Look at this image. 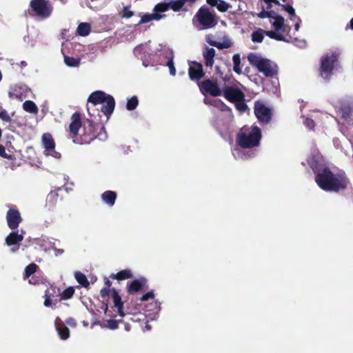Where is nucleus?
<instances>
[{
  "instance_id": "10",
  "label": "nucleus",
  "mask_w": 353,
  "mask_h": 353,
  "mask_svg": "<svg viewBox=\"0 0 353 353\" xmlns=\"http://www.w3.org/2000/svg\"><path fill=\"white\" fill-rule=\"evenodd\" d=\"M42 143L46 156H51L55 159L61 157V154L55 150V143L50 134L44 133L43 134Z\"/></svg>"
},
{
  "instance_id": "2",
  "label": "nucleus",
  "mask_w": 353,
  "mask_h": 353,
  "mask_svg": "<svg viewBox=\"0 0 353 353\" xmlns=\"http://www.w3.org/2000/svg\"><path fill=\"white\" fill-rule=\"evenodd\" d=\"M261 139V132L257 126H244L239 132L236 141L242 148H251L258 146Z\"/></svg>"
},
{
  "instance_id": "44",
  "label": "nucleus",
  "mask_w": 353,
  "mask_h": 353,
  "mask_svg": "<svg viewBox=\"0 0 353 353\" xmlns=\"http://www.w3.org/2000/svg\"><path fill=\"white\" fill-rule=\"evenodd\" d=\"M233 155L236 159H245V154H243L239 149H234Z\"/></svg>"
},
{
  "instance_id": "1",
  "label": "nucleus",
  "mask_w": 353,
  "mask_h": 353,
  "mask_svg": "<svg viewBox=\"0 0 353 353\" xmlns=\"http://www.w3.org/2000/svg\"><path fill=\"white\" fill-rule=\"evenodd\" d=\"M308 163L316 173L315 181L323 190L339 192L346 188L347 180L342 173L334 174L327 168L320 171L318 170L319 157L308 160Z\"/></svg>"
},
{
  "instance_id": "9",
  "label": "nucleus",
  "mask_w": 353,
  "mask_h": 353,
  "mask_svg": "<svg viewBox=\"0 0 353 353\" xmlns=\"http://www.w3.org/2000/svg\"><path fill=\"white\" fill-rule=\"evenodd\" d=\"M199 87L202 94H209L213 97L221 96L223 92L215 79H205L199 83Z\"/></svg>"
},
{
  "instance_id": "20",
  "label": "nucleus",
  "mask_w": 353,
  "mask_h": 353,
  "mask_svg": "<svg viewBox=\"0 0 353 353\" xmlns=\"http://www.w3.org/2000/svg\"><path fill=\"white\" fill-rule=\"evenodd\" d=\"M160 310V305L157 301H152L150 305L146 307L145 316L150 317L152 319L157 318V314Z\"/></svg>"
},
{
  "instance_id": "51",
  "label": "nucleus",
  "mask_w": 353,
  "mask_h": 353,
  "mask_svg": "<svg viewBox=\"0 0 353 353\" xmlns=\"http://www.w3.org/2000/svg\"><path fill=\"white\" fill-rule=\"evenodd\" d=\"M205 41L212 46H213V43H216V41L213 40V37L212 35H207Z\"/></svg>"
},
{
  "instance_id": "63",
  "label": "nucleus",
  "mask_w": 353,
  "mask_h": 353,
  "mask_svg": "<svg viewBox=\"0 0 353 353\" xmlns=\"http://www.w3.org/2000/svg\"><path fill=\"white\" fill-rule=\"evenodd\" d=\"M145 327H146L147 329H150V327H149V326H148V325H146V326H145Z\"/></svg>"
},
{
  "instance_id": "46",
  "label": "nucleus",
  "mask_w": 353,
  "mask_h": 353,
  "mask_svg": "<svg viewBox=\"0 0 353 353\" xmlns=\"http://www.w3.org/2000/svg\"><path fill=\"white\" fill-rule=\"evenodd\" d=\"M281 16L277 14L276 12L273 10H268V18L272 21L275 20V19H278Z\"/></svg>"
},
{
  "instance_id": "27",
  "label": "nucleus",
  "mask_w": 353,
  "mask_h": 353,
  "mask_svg": "<svg viewBox=\"0 0 353 353\" xmlns=\"http://www.w3.org/2000/svg\"><path fill=\"white\" fill-rule=\"evenodd\" d=\"M77 33L82 37L88 36L90 32V26L88 23H81L77 28Z\"/></svg>"
},
{
  "instance_id": "48",
  "label": "nucleus",
  "mask_w": 353,
  "mask_h": 353,
  "mask_svg": "<svg viewBox=\"0 0 353 353\" xmlns=\"http://www.w3.org/2000/svg\"><path fill=\"white\" fill-rule=\"evenodd\" d=\"M304 124L306 127H307L309 129H312L314 126V123L313 120L306 118L304 121Z\"/></svg>"
},
{
  "instance_id": "16",
  "label": "nucleus",
  "mask_w": 353,
  "mask_h": 353,
  "mask_svg": "<svg viewBox=\"0 0 353 353\" xmlns=\"http://www.w3.org/2000/svg\"><path fill=\"white\" fill-rule=\"evenodd\" d=\"M188 74L191 80H199L204 77L205 72L202 64L192 62L190 64Z\"/></svg>"
},
{
  "instance_id": "22",
  "label": "nucleus",
  "mask_w": 353,
  "mask_h": 353,
  "mask_svg": "<svg viewBox=\"0 0 353 353\" xmlns=\"http://www.w3.org/2000/svg\"><path fill=\"white\" fill-rule=\"evenodd\" d=\"M59 320V319L57 318L54 322L57 332L61 339H67L70 336L69 329L64 325H60L58 323Z\"/></svg>"
},
{
  "instance_id": "61",
  "label": "nucleus",
  "mask_w": 353,
  "mask_h": 353,
  "mask_svg": "<svg viewBox=\"0 0 353 353\" xmlns=\"http://www.w3.org/2000/svg\"><path fill=\"white\" fill-rule=\"evenodd\" d=\"M196 0H184L185 2H191V3H193L194 1H196Z\"/></svg>"
},
{
  "instance_id": "33",
  "label": "nucleus",
  "mask_w": 353,
  "mask_h": 353,
  "mask_svg": "<svg viewBox=\"0 0 353 353\" xmlns=\"http://www.w3.org/2000/svg\"><path fill=\"white\" fill-rule=\"evenodd\" d=\"M64 63L69 67H77L80 63V59L68 56H64Z\"/></svg>"
},
{
  "instance_id": "17",
  "label": "nucleus",
  "mask_w": 353,
  "mask_h": 353,
  "mask_svg": "<svg viewBox=\"0 0 353 353\" xmlns=\"http://www.w3.org/2000/svg\"><path fill=\"white\" fill-rule=\"evenodd\" d=\"M161 12H161V11H156L154 9V13L143 14L141 17V19H140L139 22L138 23V24L148 23L153 20L159 21L164 17V15L161 14Z\"/></svg>"
},
{
  "instance_id": "3",
  "label": "nucleus",
  "mask_w": 353,
  "mask_h": 353,
  "mask_svg": "<svg viewBox=\"0 0 353 353\" xmlns=\"http://www.w3.org/2000/svg\"><path fill=\"white\" fill-rule=\"evenodd\" d=\"M248 60L251 65L256 68L265 77H272L277 73L276 64L260 54L250 53L248 56Z\"/></svg>"
},
{
  "instance_id": "34",
  "label": "nucleus",
  "mask_w": 353,
  "mask_h": 353,
  "mask_svg": "<svg viewBox=\"0 0 353 353\" xmlns=\"http://www.w3.org/2000/svg\"><path fill=\"white\" fill-rule=\"evenodd\" d=\"M74 276L77 282L81 285L84 287H87L89 283L88 279L81 272H76Z\"/></svg>"
},
{
  "instance_id": "42",
  "label": "nucleus",
  "mask_w": 353,
  "mask_h": 353,
  "mask_svg": "<svg viewBox=\"0 0 353 353\" xmlns=\"http://www.w3.org/2000/svg\"><path fill=\"white\" fill-rule=\"evenodd\" d=\"M166 65L168 67L170 70V74L172 76H174L176 74V69L174 67L172 57L168 61Z\"/></svg>"
},
{
  "instance_id": "40",
  "label": "nucleus",
  "mask_w": 353,
  "mask_h": 353,
  "mask_svg": "<svg viewBox=\"0 0 353 353\" xmlns=\"http://www.w3.org/2000/svg\"><path fill=\"white\" fill-rule=\"evenodd\" d=\"M102 327H107L110 330H114L118 328V322L116 320L110 319L106 321V325H102Z\"/></svg>"
},
{
  "instance_id": "53",
  "label": "nucleus",
  "mask_w": 353,
  "mask_h": 353,
  "mask_svg": "<svg viewBox=\"0 0 353 353\" xmlns=\"http://www.w3.org/2000/svg\"><path fill=\"white\" fill-rule=\"evenodd\" d=\"M297 20L298 21L296 22L295 25H294V29L296 31H299V28H300V22H301V19L298 17L297 18Z\"/></svg>"
},
{
  "instance_id": "30",
  "label": "nucleus",
  "mask_w": 353,
  "mask_h": 353,
  "mask_svg": "<svg viewBox=\"0 0 353 353\" xmlns=\"http://www.w3.org/2000/svg\"><path fill=\"white\" fill-rule=\"evenodd\" d=\"M212 6H216L217 9L222 12H226L230 8H231L230 4L223 0H217L214 4H212Z\"/></svg>"
},
{
  "instance_id": "23",
  "label": "nucleus",
  "mask_w": 353,
  "mask_h": 353,
  "mask_svg": "<svg viewBox=\"0 0 353 353\" xmlns=\"http://www.w3.org/2000/svg\"><path fill=\"white\" fill-rule=\"evenodd\" d=\"M265 31L261 28L257 29L256 31H254L251 34V39L254 43H261L264 39V34H265Z\"/></svg>"
},
{
  "instance_id": "59",
  "label": "nucleus",
  "mask_w": 353,
  "mask_h": 353,
  "mask_svg": "<svg viewBox=\"0 0 353 353\" xmlns=\"http://www.w3.org/2000/svg\"><path fill=\"white\" fill-rule=\"evenodd\" d=\"M63 250H57L56 255L57 256L58 254H63Z\"/></svg>"
},
{
  "instance_id": "50",
  "label": "nucleus",
  "mask_w": 353,
  "mask_h": 353,
  "mask_svg": "<svg viewBox=\"0 0 353 353\" xmlns=\"http://www.w3.org/2000/svg\"><path fill=\"white\" fill-rule=\"evenodd\" d=\"M0 157L3 158H9V156L6 152V149L4 146L0 145Z\"/></svg>"
},
{
  "instance_id": "26",
  "label": "nucleus",
  "mask_w": 353,
  "mask_h": 353,
  "mask_svg": "<svg viewBox=\"0 0 353 353\" xmlns=\"http://www.w3.org/2000/svg\"><path fill=\"white\" fill-rule=\"evenodd\" d=\"M23 108L29 113L37 114L38 112L37 105L32 101H26L23 103Z\"/></svg>"
},
{
  "instance_id": "19",
  "label": "nucleus",
  "mask_w": 353,
  "mask_h": 353,
  "mask_svg": "<svg viewBox=\"0 0 353 353\" xmlns=\"http://www.w3.org/2000/svg\"><path fill=\"white\" fill-rule=\"evenodd\" d=\"M215 50L212 48H205L203 52L205 64L207 67H212L214 62Z\"/></svg>"
},
{
  "instance_id": "15",
  "label": "nucleus",
  "mask_w": 353,
  "mask_h": 353,
  "mask_svg": "<svg viewBox=\"0 0 353 353\" xmlns=\"http://www.w3.org/2000/svg\"><path fill=\"white\" fill-rule=\"evenodd\" d=\"M6 220L8 227L12 230H14L18 228L19 223L22 221V219L18 210L10 209L6 214Z\"/></svg>"
},
{
  "instance_id": "25",
  "label": "nucleus",
  "mask_w": 353,
  "mask_h": 353,
  "mask_svg": "<svg viewBox=\"0 0 353 353\" xmlns=\"http://www.w3.org/2000/svg\"><path fill=\"white\" fill-rule=\"evenodd\" d=\"M114 307L117 309V312L121 317H124L125 314L123 311V302L121 301V297L117 294H114L113 296Z\"/></svg>"
},
{
  "instance_id": "12",
  "label": "nucleus",
  "mask_w": 353,
  "mask_h": 353,
  "mask_svg": "<svg viewBox=\"0 0 353 353\" xmlns=\"http://www.w3.org/2000/svg\"><path fill=\"white\" fill-rule=\"evenodd\" d=\"M254 114L261 123H268L271 119L270 110L261 102L256 101L255 103Z\"/></svg>"
},
{
  "instance_id": "31",
  "label": "nucleus",
  "mask_w": 353,
  "mask_h": 353,
  "mask_svg": "<svg viewBox=\"0 0 353 353\" xmlns=\"http://www.w3.org/2000/svg\"><path fill=\"white\" fill-rule=\"evenodd\" d=\"M232 61L234 63L233 70L238 74L242 73L241 68L240 67L241 65V57L239 54H235L232 57Z\"/></svg>"
},
{
  "instance_id": "38",
  "label": "nucleus",
  "mask_w": 353,
  "mask_h": 353,
  "mask_svg": "<svg viewBox=\"0 0 353 353\" xmlns=\"http://www.w3.org/2000/svg\"><path fill=\"white\" fill-rule=\"evenodd\" d=\"M37 268V266L34 263L28 265L25 269V277L28 278L33 273H34L36 272Z\"/></svg>"
},
{
  "instance_id": "6",
  "label": "nucleus",
  "mask_w": 353,
  "mask_h": 353,
  "mask_svg": "<svg viewBox=\"0 0 353 353\" xmlns=\"http://www.w3.org/2000/svg\"><path fill=\"white\" fill-rule=\"evenodd\" d=\"M284 21L285 20L283 17L275 19L274 21H270L274 30L267 31L265 35L277 41H285L283 33L288 31V28L285 27Z\"/></svg>"
},
{
  "instance_id": "18",
  "label": "nucleus",
  "mask_w": 353,
  "mask_h": 353,
  "mask_svg": "<svg viewBox=\"0 0 353 353\" xmlns=\"http://www.w3.org/2000/svg\"><path fill=\"white\" fill-rule=\"evenodd\" d=\"M71 120L72 122L69 127L70 132L73 135H77L81 126L80 115L78 113L73 114Z\"/></svg>"
},
{
  "instance_id": "35",
  "label": "nucleus",
  "mask_w": 353,
  "mask_h": 353,
  "mask_svg": "<svg viewBox=\"0 0 353 353\" xmlns=\"http://www.w3.org/2000/svg\"><path fill=\"white\" fill-rule=\"evenodd\" d=\"M281 7L283 10H285L290 14V17L291 20H295V19L296 18L295 10L294 9V8L292 6H290L289 4H285V5H281Z\"/></svg>"
},
{
  "instance_id": "58",
  "label": "nucleus",
  "mask_w": 353,
  "mask_h": 353,
  "mask_svg": "<svg viewBox=\"0 0 353 353\" xmlns=\"http://www.w3.org/2000/svg\"><path fill=\"white\" fill-rule=\"evenodd\" d=\"M349 27L353 30V18L350 20V23H349Z\"/></svg>"
},
{
  "instance_id": "45",
  "label": "nucleus",
  "mask_w": 353,
  "mask_h": 353,
  "mask_svg": "<svg viewBox=\"0 0 353 353\" xmlns=\"http://www.w3.org/2000/svg\"><path fill=\"white\" fill-rule=\"evenodd\" d=\"M154 292H147L145 294H144L141 298V300L142 301H146L149 299H154Z\"/></svg>"
},
{
  "instance_id": "11",
  "label": "nucleus",
  "mask_w": 353,
  "mask_h": 353,
  "mask_svg": "<svg viewBox=\"0 0 353 353\" xmlns=\"http://www.w3.org/2000/svg\"><path fill=\"white\" fill-rule=\"evenodd\" d=\"M222 93L228 101L233 103L245 99L244 93L236 86H225L223 88Z\"/></svg>"
},
{
  "instance_id": "54",
  "label": "nucleus",
  "mask_w": 353,
  "mask_h": 353,
  "mask_svg": "<svg viewBox=\"0 0 353 353\" xmlns=\"http://www.w3.org/2000/svg\"><path fill=\"white\" fill-rule=\"evenodd\" d=\"M19 65L21 68H23L27 66V63L25 61H21L19 63Z\"/></svg>"
},
{
  "instance_id": "39",
  "label": "nucleus",
  "mask_w": 353,
  "mask_h": 353,
  "mask_svg": "<svg viewBox=\"0 0 353 353\" xmlns=\"http://www.w3.org/2000/svg\"><path fill=\"white\" fill-rule=\"evenodd\" d=\"M235 104L236 108L240 112H245L248 109V105L245 103L244 100H240L239 101H236L234 103Z\"/></svg>"
},
{
  "instance_id": "47",
  "label": "nucleus",
  "mask_w": 353,
  "mask_h": 353,
  "mask_svg": "<svg viewBox=\"0 0 353 353\" xmlns=\"http://www.w3.org/2000/svg\"><path fill=\"white\" fill-rule=\"evenodd\" d=\"M257 16L261 19L268 18V10H266L263 6H262V10L257 14Z\"/></svg>"
},
{
  "instance_id": "5",
  "label": "nucleus",
  "mask_w": 353,
  "mask_h": 353,
  "mask_svg": "<svg viewBox=\"0 0 353 353\" xmlns=\"http://www.w3.org/2000/svg\"><path fill=\"white\" fill-rule=\"evenodd\" d=\"M30 5L34 15L41 20L48 18L53 10L52 6L48 0H32Z\"/></svg>"
},
{
  "instance_id": "14",
  "label": "nucleus",
  "mask_w": 353,
  "mask_h": 353,
  "mask_svg": "<svg viewBox=\"0 0 353 353\" xmlns=\"http://www.w3.org/2000/svg\"><path fill=\"white\" fill-rule=\"evenodd\" d=\"M23 239V234H19L17 232H10L6 238V244L12 247L10 251L15 252L18 250V244Z\"/></svg>"
},
{
  "instance_id": "37",
  "label": "nucleus",
  "mask_w": 353,
  "mask_h": 353,
  "mask_svg": "<svg viewBox=\"0 0 353 353\" xmlns=\"http://www.w3.org/2000/svg\"><path fill=\"white\" fill-rule=\"evenodd\" d=\"M141 285L142 284L139 280H134L129 285L128 291L130 293L138 292L141 289Z\"/></svg>"
},
{
  "instance_id": "60",
  "label": "nucleus",
  "mask_w": 353,
  "mask_h": 353,
  "mask_svg": "<svg viewBox=\"0 0 353 353\" xmlns=\"http://www.w3.org/2000/svg\"><path fill=\"white\" fill-rule=\"evenodd\" d=\"M204 103H205V104H210V101H209L208 99H206V98H205V99H204Z\"/></svg>"
},
{
  "instance_id": "24",
  "label": "nucleus",
  "mask_w": 353,
  "mask_h": 353,
  "mask_svg": "<svg viewBox=\"0 0 353 353\" xmlns=\"http://www.w3.org/2000/svg\"><path fill=\"white\" fill-rule=\"evenodd\" d=\"M132 277V274L130 270H123L119 272L117 274H112L111 278L117 280H124Z\"/></svg>"
},
{
  "instance_id": "43",
  "label": "nucleus",
  "mask_w": 353,
  "mask_h": 353,
  "mask_svg": "<svg viewBox=\"0 0 353 353\" xmlns=\"http://www.w3.org/2000/svg\"><path fill=\"white\" fill-rule=\"evenodd\" d=\"M133 14V12L130 10V9L128 7L125 6L123 8L122 17L128 19L132 17Z\"/></svg>"
},
{
  "instance_id": "7",
  "label": "nucleus",
  "mask_w": 353,
  "mask_h": 353,
  "mask_svg": "<svg viewBox=\"0 0 353 353\" xmlns=\"http://www.w3.org/2000/svg\"><path fill=\"white\" fill-rule=\"evenodd\" d=\"M196 17L202 26L200 29H208L216 25L215 16L206 8H201Z\"/></svg>"
},
{
  "instance_id": "57",
  "label": "nucleus",
  "mask_w": 353,
  "mask_h": 353,
  "mask_svg": "<svg viewBox=\"0 0 353 353\" xmlns=\"http://www.w3.org/2000/svg\"><path fill=\"white\" fill-rule=\"evenodd\" d=\"M217 1V0H207V2H208L210 5L212 6V4H214V2H215V1Z\"/></svg>"
},
{
  "instance_id": "56",
  "label": "nucleus",
  "mask_w": 353,
  "mask_h": 353,
  "mask_svg": "<svg viewBox=\"0 0 353 353\" xmlns=\"http://www.w3.org/2000/svg\"><path fill=\"white\" fill-rule=\"evenodd\" d=\"M265 3H270V1H275V4L280 5L278 0H263Z\"/></svg>"
},
{
  "instance_id": "62",
  "label": "nucleus",
  "mask_w": 353,
  "mask_h": 353,
  "mask_svg": "<svg viewBox=\"0 0 353 353\" xmlns=\"http://www.w3.org/2000/svg\"><path fill=\"white\" fill-rule=\"evenodd\" d=\"M9 96L10 97H12V94L10 92L9 93Z\"/></svg>"
},
{
  "instance_id": "36",
  "label": "nucleus",
  "mask_w": 353,
  "mask_h": 353,
  "mask_svg": "<svg viewBox=\"0 0 353 353\" xmlns=\"http://www.w3.org/2000/svg\"><path fill=\"white\" fill-rule=\"evenodd\" d=\"M138 99L136 96L131 97L127 102L126 108L128 110H134L138 105Z\"/></svg>"
},
{
  "instance_id": "21",
  "label": "nucleus",
  "mask_w": 353,
  "mask_h": 353,
  "mask_svg": "<svg viewBox=\"0 0 353 353\" xmlns=\"http://www.w3.org/2000/svg\"><path fill=\"white\" fill-rule=\"evenodd\" d=\"M116 198L117 194L113 191H105L101 194V199L103 202L110 207L114 205Z\"/></svg>"
},
{
  "instance_id": "13",
  "label": "nucleus",
  "mask_w": 353,
  "mask_h": 353,
  "mask_svg": "<svg viewBox=\"0 0 353 353\" xmlns=\"http://www.w3.org/2000/svg\"><path fill=\"white\" fill-rule=\"evenodd\" d=\"M185 3L184 0L172 1L169 3H159L155 6L154 10L164 12L169 8H171L174 11L177 12L183 6Z\"/></svg>"
},
{
  "instance_id": "29",
  "label": "nucleus",
  "mask_w": 353,
  "mask_h": 353,
  "mask_svg": "<svg viewBox=\"0 0 353 353\" xmlns=\"http://www.w3.org/2000/svg\"><path fill=\"white\" fill-rule=\"evenodd\" d=\"M232 45V41L226 37H223L221 41H216V43H213V46L220 50L229 48Z\"/></svg>"
},
{
  "instance_id": "49",
  "label": "nucleus",
  "mask_w": 353,
  "mask_h": 353,
  "mask_svg": "<svg viewBox=\"0 0 353 353\" xmlns=\"http://www.w3.org/2000/svg\"><path fill=\"white\" fill-rule=\"evenodd\" d=\"M272 84H273V88L272 90V92L273 94H276L278 92V85H279L278 80L272 81Z\"/></svg>"
},
{
  "instance_id": "32",
  "label": "nucleus",
  "mask_w": 353,
  "mask_h": 353,
  "mask_svg": "<svg viewBox=\"0 0 353 353\" xmlns=\"http://www.w3.org/2000/svg\"><path fill=\"white\" fill-rule=\"evenodd\" d=\"M74 293V289L72 287L66 288L60 294V298H58L59 301L61 300L70 299Z\"/></svg>"
},
{
  "instance_id": "8",
  "label": "nucleus",
  "mask_w": 353,
  "mask_h": 353,
  "mask_svg": "<svg viewBox=\"0 0 353 353\" xmlns=\"http://www.w3.org/2000/svg\"><path fill=\"white\" fill-rule=\"evenodd\" d=\"M337 60L336 54H327L321 58L320 73L323 79H328L334 68V64Z\"/></svg>"
},
{
  "instance_id": "52",
  "label": "nucleus",
  "mask_w": 353,
  "mask_h": 353,
  "mask_svg": "<svg viewBox=\"0 0 353 353\" xmlns=\"http://www.w3.org/2000/svg\"><path fill=\"white\" fill-rule=\"evenodd\" d=\"M66 322L70 326H75L76 325V321L72 318L68 319Z\"/></svg>"
},
{
  "instance_id": "55",
  "label": "nucleus",
  "mask_w": 353,
  "mask_h": 353,
  "mask_svg": "<svg viewBox=\"0 0 353 353\" xmlns=\"http://www.w3.org/2000/svg\"><path fill=\"white\" fill-rule=\"evenodd\" d=\"M267 3V5H268V6H267L266 9H267V10H270V9H271V8H272V3H275V1H270V3Z\"/></svg>"
},
{
  "instance_id": "41",
  "label": "nucleus",
  "mask_w": 353,
  "mask_h": 353,
  "mask_svg": "<svg viewBox=\"0 0 353 353\" xmlns=\"http://www.w3.org/2000/svg\"><path fill=\"white\" fill-rule=\"evenodd\" d=\"M0 119L7 123H9L11 121V117L8 114V111L6 110H1L0 111Z\"/></svg>"
},
{
  "instance_id": "4",
  "label": "nucleus",
  "mask_w": 353,
  "mask_h": 353,
  "mask_svg": "<svg viewBox=\"0 0 353 353\" xmlns=\"http://www.w3.org/2000/svg\"><path fill=\"white\" fill-rule=\"evenodd\" d=\"M88 102L92 103L94 105H101V110L105 115H110L114 109V98L102 91H95L92 92L88 99Z\"/></svg>"
},
{
  "instance_id": "28",
  "label": "nucleus",
  "mask_w": 353,
  "mask_h": 353,
  "mask_svg": "<svg viewBox=\"0 0 353 353\" xmlns=\"http://www.w3.org/2000/svg\"><path fill=\"white\" fill-rule=\"evenodd\" d=\"M59 301L57 296H52L50 294L49 291L46 293V299L44 301V305L46 307H51L52 305H55Z\"/></svg>"
}]
</instances>
